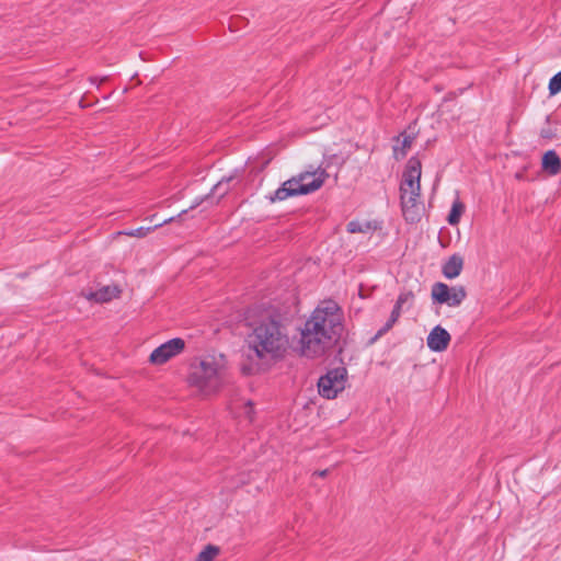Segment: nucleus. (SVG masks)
Returning <instances> with one entry per match:
<instances>
[{"instance_id":"obj_23","label":"nucleus","mask_w":561,"mask_h":561,"mask_svg":"<svg viewBox=\"0 0 561 561\" xmlns=\"http://www.w3.org/2000/svg\"><path fill=\"white\" fill-rule=\"evenodd\" d=\"M397 321H398V319L396 317H393L392 314H390L388 321L383 324L382 328H380L378 330L376 337H379V336L383 335L386 332H388Z\"/></svg>"},{"instance_id":"obj_29","label":"nucleus","mask_w":561,"mask_h":561,"mask_svg":"<svg viewBox=\"0 0 561 561\" xmlns=\"http://www.w3.org/2000/svg\"><path fill=\"white\" fill-rule=\"evenodd\" d=\"M185 213H187V210H186V209H183V210L178 215V217H181V216H182L183 214H185Z\"/></svg>"},{"instance_id":"obj_4","label":"nucleus","mask_w":561,"mask_h":561,"mask_svg":"<svg viewBox=\"0 0 561 561\" xmlns=\"http://www.w3.org/2000/svg\"><path fill=\"white\" fill-rule=\"evenodd\" d=\"M421 175L422 163L417 157H411L404 168L400 184V201L407 221L415 222L421 217Z\"/></svg>"},{"instance_id":"obj_16","label":"nucleus","mask_w":561,"mask_h":561,"mask_svg":"<svg viewBox=\"0 0 561 561\" xmlns=\"http://www.w3.org/2000/svg\"><path fill=\"white\" fill-rule=\"evenodd\" d=\"M463 210H465L463 203L459 198H456L451 205V209H450L448 218H447L448 224L451 226L457 225L460 221V217H461Z\"/></svg>"},{"instance_id":"obj_7","label":"nucleus","mask_w":561,"mask_h":561,"mask_svg":"<svg viewBox=\"0 0 561 561\" xmlns=\"http://www.w3.org/2000/svg\"><path fill=\"white\" fill-rule=\"evenodd\" d=\"M467 293L462 286L449 287L445 283H436L432 287V299L439 305L458 307L466 298Z\"/></svg>"},{"instance_id":"obj_13","label":"nucleus","mask_w":561,"mask_h":561,"mask_svg":"<svg viewBox=\"0 0 561 561\" xmlns=\"http://www.w3.org/2000/svg\"><path fill=\"white\" fill-rule=\"evenodd\" d=\"M229 409L236 416L253 421L254 409L251 400H232Z\"/></svg>"},{"instance_id":"obj_24","label":"nucleus","mask_w":561,"mask_h":561,"mask_svg":"<svg viewBox=\"0 0 561 561\" xmlns=\"http://www.w3.org/2000/svg\"><path fill=\"white\" fill-rule=\"evenodd\" d=\"M397 321H398V319L396 317H393L392 314H390L388 321L383 324L382 328H380L378 330L376 337H379V336L383 335L386 332H388Z\"/></svg>"},{"instance_id":"obj_25","label":"nucleus","mask_w":561,"mask_h":561,"mask_svg":"<svg viewBox=\"0 0 561 561\" xmlns=\"http://www.w3.org/2000/svg\"><path fill=\"white\" fill-rule=\"evenodd\" d=\"M397 321H398V319L396 317H393L392 314H390L388 321L383 324L382 328H380L378 330L376 337H379V336L383 335L386 332H388Z\"/></svg>"},{"instance_id":"obj_22","label":"nucleus","mask_w":561,"mask_h":561,"mask_svg":"<svg viewBox=\"0 0 561 561\" xmlns=\"http://www.w3.org/2000/svg\"><path fill=\"white\" fill-rule=\"evenodd\" d=\"M397 321H398V319L396 317H393L392 314H390L388 321L383 324L382 328H380L378 330L376 337H379V336L383 335L386 332H388Z\"/></svg>"},{"instance_id":"obj_15","label":"nucleus","mask_w":561,"mask_h":561,"mask_svg":"<svg viewBox=\"0 0 561 561\" xmlns=\"http://www.w3.org/2000/svg\"><path fill=\"white\" fill-rule=\"evenodd\" d=\"M174 220V217H170L168 219H164L162 222L160 224H157L154 225L153 227H139V228H136V229H130V230H127V231H124L123 233L128 236V237H136V238H144L146 237L150 231L163 226V225H167L171 221Z\"/></svg>"},{"instance_id":"obj_5","label":"nucleus","mask_w":561,"mask_h":561,"mask_svg":"<svg viewBox=\"0 0 561 561\" xmlns=\"http://www.w3.org/2000/svg\"><path fill=\"white\" fill-rule=\"evenodd\" d=\"M327 178V171L320 168L314 171L301 172L285 181L272 195H270L268 199L272 203H275L285 201L293 196L313 193L323 185Z\"/></svg>"},{"instance_id":"obj_26","label":"nucleus","mask_w":561,"mask_h":561,"mask_svg":"<svg viewBox=\"0 0 561 561\" xmlns=\"http://www.w3.org/2000/svg\"><path fill=\"white\" fill-rule=\"evenodd\" d=\"M402 309H403L402 307H400V306H398V305H396V304H394L393 309H392V311H391V314H392L393 317H396L397 319H399V318H400V314H401V312H402Z\"/></svg>"},{"instance_id":"obj_18","label":"nucleus","mask_w":561,"mask_h":561,"mask_svg":"<svg viewBox=\"0 0 561 561\" xmlns=\"http://www.w3.org/2000/svg\"><path fill=\"white\" fill-rule=\"evenodd\" d=\"M376 226H373L371 222H360L357 220H352L347 224V231L350 233H364L375 229Z\"/></svg>"},{"instance_id":"obj_3","label":"nucleus","mask_w":561,"mask_h":561,"mask_svg":"<svg viewBox=\"0 0 561 561\" xmlns=\"http://www.w3.org/2000/svg\"><path fill=\"white\" fill-rule=\"evenodd\" d=\"M226 380V362L222 355H207L191 364L188 382L203 394L217 392Z\"/></svg>"},{"instance_id":"obj_27","label":"nucleus","mask_w":561,"mask_h":561,"mask_svg":"<svg viewBox=\"0 0 561 561\" xmlns=\"http://www.w3.org/2000/svg\"><path fill=\"white\" fill-rule=\"evenodd\" d=\"M208 198H210V195H207V196H205V197H203V198H198V199H196V201L193 203V205L190 207V209H193V208L197 207V206H198V205H199L204 199H208Z\"/></svg>"},{"instance_id":"obj_21","label":"nucleus","mask_w":561,"mask_h":561,"mask_svg":"<svg viewBox=\"0 0 561 561\" xmlns=\"http://www.w3.org/2000/svg\"><path fill=\"white\" fill-rule=\"evenodd\" d=\"M413 298H414V295L412 291H403L399 295L397 301H396V305L400 306V307H404V305L407 304H412L413 301Z\"/></svg>"},{"instance_id":"obj_17","label":"nucleus","mask_w":561,"mask_h":561,"mask_svg":"<svg viewBox=\"0 0 561 561\" xmlns=\"http://www.w3.org/2000/svg\"><path fill=\"white\" fill-rule=\"evenodd\" d=\"M233 180V176H225L217 184L214 185L211 196H217L218 199L224 197L230 190L229 183Z\"/></svg>"},{"instance_id":"obj_28","label":"nucleus","mask_w":561,"mask_h":561,"mask_svg":"<svg viewBox=\"0 0 561 561\" xmlns=\"http://www.w3.org/2000/svg\"><path fill=\"white\" fill-rule=\"evenodd\" d=\"M316 474H318L319 477H325L328 474V470H321V471H317Z\"/></svg>"},{"instance_id":"obj_19","label":"nucleus","mask_w":561,"mask_h":561,"mask_svg":"<svg viewBox=\"0 0 561 561\" xmlns=\"http://www.w3.org/2000/svg\"><path fill=\"white\" fill-rule=\"evenodd\" d=\"M218 553V547L208 545L197 554L196 561H213Z\"/></svg>"},{"instance_id":"obj_12","label":"nucleus","mask_w":561,"mask_h":561,"mask_svg":"<svg viewBox=\"0 0 561 561\" xmlns=\"http://www.w3.org/2000/svg\"><path fill=\"white\" fill-rule=\"evenodd\" d=\"M121 290L116 286H103L96 290H91L85 294L88 300H94L96 302H107L113 298L118 297Z\"/></svg>"},{"instance_id":"obj_6","label":"nucleus","mask_w":561,"mask_h":561,"mask_svg":"<svg viewBox=\"0 0 561 561\" xmlns=\"http://www.w3.org/2000/svg\"><path fill=\"white\" fill-rule=\"evenodd\" d=\"M347 370L344 367L333 368L327 371L318 380V392L324 399H335L345 389Z\"/></svg>"},{"instance_id":"obj_1","label":"nucleus","mask_w":561,"mask_h":561,"mask_svg":"<svg viewBox=\"0 0 561 561\" xmlns=\"http://www.w3.org/2000/svg\"><path fill=\"white\" fill-rule=\"evenodd\" d=\"M343 313L333 300L321 302L300 332V351L306 357L322 356L341 336Z\"/></svg>"},{"instance_id":"obj_11","label":"nucleus","mask_w":561,"mask_h":561,"mask_svg":"<svg viewBox=\"0 0 561 561\" xmlns=\"http://www.w3.org/2000/svg\"><path fill=\"white\" fill-rule=\"evenodd\" d=\"M463 267V259L460 254H453L442 266V273L447 279L458 277Z\"/></svg>"},{"instance_id":"obj_10","label":"nucleus","mask_w":561,"mask_h":561,"mask_svg":"<svg viewBox=\"0 0 561 561\" xmlns=\"http://www.w3.org/2000/svg\"><path fill=\"white\" fill-rule=\"evenodd\" d=\"M414 139H415V134L407 133V131L401 133L399 136H397L394 138L396 144L392 147L394 160L400 161L403 158H405Z\"/></svg>"},{"instance_id":"obj_8","label":"nucleus","mask_w":561,"mask_h":561,"mask_svg":"<svg viewBox=\"0 0 561 561\" xmlns=\"http://www.w3.org/2000/svg\"><path fill=\"white\" fill-rule=\"evenodd\" d=\"M185 346V342L181 337H174L161 344L150 354V363L154 365H162L170 358L180 354Z\"/></svg>"},{"instance_id":"obj_2","label":"nucleus","mask_w":561,"mask_h":561,"mask_svg":"<svg viewBox=\"0 0 561 561\" xmlns=\"http://www.w3.org/2000/svg\"><path fill=\"white\" fill-rule=\"evenodd\" d=\"M249 347L260 359H277L284 356L289 346L286 327L274 317L262 319L248 337Z\"/></svg>"},{"instance_id":"obj_14","label":"nucleus","mask_w":561,"mask_h":561,"mask_svg":"<svg viewBox=\"0 0 561 561\" xmlns=\"http://www.w3.org/2000/svg\"><path fill=\"white\" fill-rule=\"evenodd\" d=\"M542 169L551 175L561 171V159L554 150H548L542 157Z\"/></svg>"},{"instance_id":"obj_20","label":"nucleus","mask_w":561,"mask_h":561,"mask_svg":"<svg viewBox=\"0 0 561 561\" xmlns=\"http://www.w3.org/2000/svg\"><path fill=\"white\" fill-rule=\"evenodd\" d=\"M549 93L554 95L561 91V71L556 73L549 81Z\"/></svg>"},{"instance_id":"obj_9","label":"nucleus","mask_w":561,"mask_h":561,"mask_svg":"<svg viewBox=\"0 0 561 561\" xmlns=\"http://www.w3.org/2000/svg\"><path fill=\"white\" fill-rule=\"evenodd\" d=\"M450 334L440 325H436L427 335V347L433 352H443L448 347Z\"/></svg>"}]
</instances>
